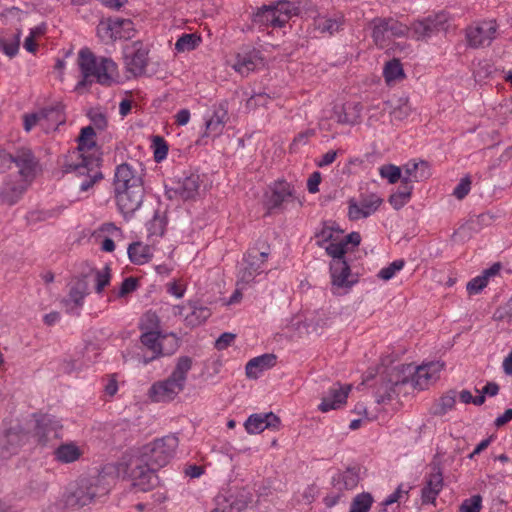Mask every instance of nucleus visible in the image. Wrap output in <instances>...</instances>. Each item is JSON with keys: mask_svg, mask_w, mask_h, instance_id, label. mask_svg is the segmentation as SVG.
Masks as SVG:
<instances>
[{"mask_svg": "<svg viewBox=\"0 0 512 512\" xmlns=\"http://www.w3.org/2000/svg\"><path fill=\"white\" fill-rule=\"evenodd\" d=\"M94 136L95 131L92 126L83 127L78 137L77 149L68 154L63 165L65 173H74L79 178V189L82 192L88 191L103 178L100 159L83 154L84 150L95 146Z\"/></svg>", "mask_w": 512, "mask_h": 512, "instance_id": "f257e3e1", "label": "nucleus"}, {"mask_svg": "<svg viewBox=\"0 0 512 512\" xmlns=\"http://www.w3.org/2000/svg\"><path fill=\"white\" fill-rule=\"evenodd\" d=\"M78 66L82 79L77 83L75 89L79 92L94 81L104 86H110L117 71V65L112 59L106 57L98 59L88 48L80 50Z\"/></svg>", "mask_w": 512, "mask_h": 512, "instance_id": "f03ea898", "label": "nucleus"}, {"mask_svg": "<svg viewBox=\"0 0 512 512\" xmlns=\"http://www.w3.org/2000/svg\"><path fill=\"white\" fill-rule=\"evenodd\" d=\"M107 493L108 489L100 477H83L65 494L64 501L68 508L80 509Z\"/></svg>", "mask_w": 512, "mask_h": 512, "instance_id": "7ed1b4c3", "label": "nucleus"}, {"mask_svg": "<svg viewBox=\"0 0 512 512\" xmlns=\"http://www.w3.org/2000/svg\"><path fill=\"white\" fill-rule=\"evenodd\" d=\"M178 444L179 440L175 435H166L142 446L137 455L159 469L174 457Z\"/></svg>", "mask_w": 512, "mask_h": 512, "instance_id": "20e7f679", "label": "nucleus"}, {"mask_svg": "<svg viewBox=\"0 0 512 512\" xmlns=\"http://www.w3.org/2000/svg\"><path fill=\"white\" fill-rule=\"evenodd\" d=\"M298 14V7L287 0H280L273 6H263L253 16L255 24L283 27L292 16Z\"/></svg>", "mask_w": 512, "mask_h": 512, "instance_id": "39448f33", "label": "nucleus"}, {"mask_svg": "<svg viewBox=\"0 0 512 512\" xmlns=\"http://www.w3.org/2000/svg\"><path fill=\"white\" fill-rule=\"evenodd\" d=\"M156 470V467L136 454L126 464L125 473L135 488L145 492L158 485Z\"/></svg>", "mask_w": 512, "mask_h": 512, "instance_id": "423d86ee", "label": "nucleus"}, {"mask_svg": "<svg viewBox=\"0 0 512 512\" xmlns=\"http://www.w3.org/2000/svg\"><path fill=\"white\" fill-rule=\"evenodd\" d=\"M412 368L410 366H396L391 368L386 377L382 378L381 382L377 385L375 390L376 402L378 404L391 401L394 396L398 395L401 388L406 383V376L403 373H410Z\"/></svg>", "mask_w": 512, "mask_h": 512, "instance_id": "0eeeda50", "label": "nucleus"}, {"mask_svg": "<svg viewBox=\"0 0 512 512\" xmlns=\"http://www.w3.org/2000/svg\"><path fill=\"white\" fill-rule=\"evenodd\" d=\"M401 366H410V373H403L406 376V383L420 390L426 389L431 383L435 382L444 368V363L440 361L429 362L418 367L412 364H402Z\"/></svg>", "mask_w": 512, "mask_h": 512, "instance_id": "6e6552de", "label": "nucleus"}, {"mask_svg": "<svg viewBox=\"0 0 512 512\" xmlns=\"http://www.w3.org/2000/svg\"><path fill=\"white\" fill-rule=\"evenodd\" d=\"M149 47L141 41H135L124 50L126 70L135 77L144 75L148 64Z\"/></svg>", "mask_w": 512, "mask_h": 512, "instance_id": "1a4fd4ad", "label": "nucleus"}, {"mask_svg": "<svg viewBox=\"0 0 512 512\" xmlns=\"http://www.w3.org/2000/svg\"><path fill=\"white\" fill-rule=\"evenodd\" d=\"M449 21L447 13L441 11L411 24L412 37L418 41L427 40L435 33L446 30Z\"/></svg>", "mask_w": 512, "mask_h": 512, "instance_id": "9d476101", "label": "nucleus"}, {"mask_svg": "<svg viewBox=\"0 0 512 512\" xmlns=\"http://www.w3.org/2000/svg\"><path fill=\"white\" fill-rule=\"evenodd\" d=\"M269 252L258 251L253 248L249 250L243 260V266L238 273V285L251 283L257 275L263 272V265Z\"/></svg>", "mask_w": 512, "mask_h": 512, "instance_id": "9b49d317", "label": "nucleus"}, {"mask_svg": "<svg viewBox=\"0 0 512 512\" xmlns=\"http://www.w3.org/2000/svg\"><path fill=\"white\" fill-rule=\"evenodd\" d=\"M89 294V275L75 278L69 285V292L62 300L68 313L79 315V310L84 304L85 297Z\"/></svg>", "mask_w": 512, "mask_h": 512, "instance_id": "f8f14e48", "label": "nucleus"}, {"mask_svg": "<svg viewBox=\"0 0 512 512\" xmlns=\"http://www.w3.org/2000/svg\"><path fill=\"white\" fill-rule=\"evenodd\" d=\"M497 24L495 21L482 22L466 29L467 43L472 48L488 47L496 38Z\"/></svg>", "mask_w": 512, "mask_h": 512, "instance_id": "ddd939ff", "label": "nucleus"}, {"mask_svg": "<svg viewBox=\"0 0 512 512\" xmlns=\"http://www.w3.org/2000/svg\"><path fill=\"white\" fill-rule=\"evenodd\" d=\"M144 193L143 184L135 185L127 190L115 191L117 206L125 218L133 216L141 207Z\"/></svg>", "mask_w": 512, "mask_h": 512, "instance_id": "4468645a", "label": "nucleus"}, {"mask_svg": "<svg viewBox=\"0 0 512 512\" xmlns=\"http://www.w3.org/2000/svg\"><path fill=\"white\" fill-rule=\"evenodd\" d=\"M30 182L9 175L0 187V204L6 206L15 205L27 191Z\"/></svg>", "mask_w": 512, "mask_h": 512, "instance_id": "2eb2a0df", "label": "nucleus"}, {"mask_svg": "<svg viewBox=\"0 0 512 512\" xmlns=\"http://www.w3.org/2000/svg\"><path fill=\"white\" fill-rule=\"evenodd\" d=\"M381 203L382 199L375 194L361 196L359 200L352 198L348 202V217L353 221L367 218L378 210Z\"/></svg>", "mask_w": 512, "mask_h": 512, "instance_id": "dca6fc26", "label": "nucleus"}, {"mask_svg": "<svg viewBox=\"0 0 512 512\" xmlns=\"http://www.w3.org/2000/svg\"><path fill=\"white\" fill-rule=\"evenodd\" d=\"M443 488V472L439 462H431L430 473L426 476L425 485L421 491L423 504H434Z\"/></svg>", "mask_w": 512, "mask_h": 512, "instance_id": "f3484780", "label": "nucleus"}, {"mask_svg": "<svg viewBox=\"0 0 512 512\" xmlns=\"http://www.w3.org/2000/svg\"><path fill=\"white\" fill-rule=\"evenodd\" d=\"M330 274L334 294L337 293L339 289L349 290L358 281L357 278L352 275L350 266L346 260H331Z\"/></svg>", "mask_w": 512, "mask_h": 512, "instance_id": "a211bd4d", "label": "nucleus"}, {"mask_svg": "<svg viewBox=\"0 0 512 512\" xmlns=\"http://www.w3.org/2000/svg\"><path fill=\"white\" fill-rule=\"evenodd\" d=\"M185 386L169 376L163 381L155 382L149 389L148 395L153 402L165 403L175 399Z\"/></svg>", "mask_w": 512, "mask_h": 512, "instance_id": "6ab92c4d", "label": "nucleus"}, {"mask_svg": "<svg viewBox=\"0 0 512 512\" xmlns=\"http://www.w3.org/2000/svg\"><path fill=\"white\" fill-rule=\"evenodd\" d=\"M14 163L18 169L17 175L14 177L32 183L36 174V159L30 149H18L12 154L11 164Z\"/></svg>", "mask_w": 512, "mask_h": 512, "instance_id": "aec40b11", "label": "nucleus"}, {"mask_svg": "<svg viewBox=\"0 0 512 512\" xmlns=\"http://www.w3.org/2000/svg\"><path fill=\"white\" fill-rule=\"evenodd\" d=\"M142 177L139 170L128 163H122L116 167L114 177V190L121 191L142 185Z\"/></svg>", "mask_w": 512, "mask_h": 512, "instance_id": "412c9836", "label": "nucleus"}, {"mask_svg": "<svg viewBox=\"0 0 512 512\" xmlns=\"http://www.w3.org/2000/svg\"><path fill=\"white\" fill-rule=\"evenodd\" d=\"M295 189L286 181H277L271 187V193L266 196L265 205L269 210L280 208L283 203L295 200Z\"/></svg>", "mask_w": 512, "mask_h": 512, "instance_id": "4be33fe9", "label": "nucleus"}, {"mask_svg": "<svg viewBox=\"0 0 512 512\" xmlns=\"http://www.w3.org/2000/svg\"><path fill=\"white\" fill-rule=\"evenodd\" d=\"M199 190V176L190 175L183 180H179L174 186L166 189V195L169 199L181 198L188 200L194 198Z\"/></svg>", "mask_w": 512, "mask_h": 512, "instance_id": "5701e85b", "label": "nucleus"}, {"mask_svg": "<svg viewBox=\"0 0 512 512\" xmlns=\"http://www.w3.org/2000/svg\"><path fill=\"white\" fill-rule=\"evenodd\" d=\"M120 27H124L126 30L131 29L130 19H109L106 23H100L97 32L100 38L103 40H117V39H129V33H122Z\"/></svg>", "mask_w": 512, "mask_h": 512, "instance_id": "b1692460", "label": "nucleus"}, {"mask_svg": "<svg viewBox=\"0 0 512 512\" xmlns=\"http://www.w3.org/2000/svg\"><path fill=\"white\" fill-rule=\"evenodd\" d=\"M280 419L274 413L252 414L244 423V427L249 434H258L265 429H278Z\"/></svg>", "mask_w": 512, "mask_h": 512, "instance_id": "393cba45", "label": "nucleus"}, {"mask_svg": "<svg viewBox=\"0 0 512 512\" xmlns=\"http://www.w3.org/2000/svg\"><path fill=\"white\" fill-rule=\"evenodd\" d=\"M351 390L350 385L333 387L329 390L328 394L322 398L318 408L322 412L338 409L346 403L348 394Z\"/></svg>", "mask_w": 512, "mask_h": 512, "instance_id": "a878e982", "label": "nucleus"}, {"mask_svg": "<svg viewBox=\"0 0 512 512\" xmlns=\"http://www.w3.org/2000/svg\"><path fill=\"white\" fill-rule=\"evenodd\" d=\"M42 130L45 133L55 131L60 125L65 123L64 106L56 104L54 106L42 108Z\"/></svg>", "mask_w": 512, "mask_h": 512, "instance_id": "bb28decb", "label": "nucleus"}, {"mask_svg": "<svg viewBox=\"0 0 512 512\" xmlns=\"http://www.w3.org/2000/svg\"><path fill=\"white\" fill-rule=\"evenodd\" d=\"M362 105L359 102H347L334 108L336 121L340 124L354 125L361 119Z\"/></svg>", "mask_w": 512, "mask_h": 512, "instance_id": "cd10ccee", "label": "nucleus"}, {"mask_svg": "<svg viewBox=\"0 0 512 512\" xmlns=\"http://www.w3.org/2000/svg\"><path fill=\"white\" fill-rule=\"evenodd\" d=\"M165 339H167V336L159 331H149L141 335V343L152 352V356L143 358L144 364H148L157 357L165 354L162 346V341Z\"/></svg>", "mask_w": 512, "mask_h": 512, "instance_id": "c85d7f7f", "label": "nucleus"}, {"mask_svg": "<svg viewBox=\"0 0 512 512\" xmlns=\"http://www.w3.org/2000/svg\"><path fill=\"white\" fill-rule=\"evenodd\" d=\"M404 174L402 179L411 182H420L428 179L431 175L430 167L428 162L420 161H409L403 166Z\"/></svg>", "mask_w": 512, "mask_h": 512, "instance_id": "c756f323", "label": "nucleus"}, {"mask_svg": "<svg viewBox=\"0 0 512 512\" xmlns=\"http://www.w3.org/2000/svg\"><path fill=\"white\" fill-rule=\"evenodd\" d=\"M275 364L276 355L272 353H267L255 357L246 364V375L248 378L256 379L258 378L260 373L274 367Z\"/></svg>", "mask_w": 512, "mask_h": 512, "instance_id": "7c9ffc66", "label": "nucleus"}, {"mask_svg": "<svg viewBox=\"0 0 512 512\" xmlns=\"http://www.w3.org/2000/svg\"><path fill=\"white\" fill-rule=\"evenodd\" d=\"M228 119L227 102H222L215 108L212 117L206 121V136L219 135Z\"/></svg>", "mask_w": 512, "mask_h": 512, "instance_id": "2f4dec72", "label": "nucleus"}, {"mask_svg": "<svg viewBox=\"0 0 512 512\" xmlns=\"http://www.w3.org/2000/svg\"><path fill=\"white\" fill-rule=\"evenodd\" d=\"M359 473L356 468H347L338 472L332 478V485L338 492L354 489L359 483Z\"/></svg>", "mask_w": 512, "mask_h": 512, "instance_id": "473e14b6", "label": "nucleus"}, {"mask_svg": "<svg viewBox=\"0 0 512 512\" xmlns=\"http://www.w3.org/2000/svg\"><path fill=\"white\" fill-rule=\"evenodd\" d=\"M372 38L378 47H385L390 40L387 18H374L370 22Z\"/></svg>", "mask_w": 512, "mask_h": 512, "instance_id": "72a5a7b5", "label": "nucleus"}, {"mask_svg": "<svg viewBox=\"0 0 512 512\" xmlns=\"http://www.w3.org/2000/svg\"><path fill=\"white\" fill-rule=\"evenodd\" d=\"M383 110H388L392 117L401 121L409 116L411 107L407 97H400L396 101L384 102Z\"/></svg>", "mask_w": 512, "mask_h": 512, "instance_id": "f704fd0d", "label": "nucleus"}, {"mask_svg": "<svg viewBox=\"0 0 512 512\" xmlns=\"http://www.w3.org/2000/svg\"><path fill=\"white\" fill-rule=\"evenodd\" d=\"M82 455L80 448L74 443L61 444L54 451L55 459L64 464L77 461Z\"/></svg>", "mask_w": 512, "mask_h": 512, "instance_id": "c9c22d12", "label": "nucleus"}, {"mask_svg": "<svg viewBox=\"0 0 512 512\" xmlns=\"http://www.w3.org/2000/svg\"><path fill=\"white\" fill-rule=\"evenodd\" d=\"M128 256L134 264L141 265L147 263L152 257L151 248L149 245L141 242H134L128 247Z\"/></svg>", "mask_w": 512, "mask_h": 512, "instance_id": "e433bc0d", "label": "nucleus"}, {"mask_svg": "<svg viewBox=\"0 0 512 512\" xmlns=\"http://www.w3.org/2000/svg\"><path fill=\"white\" fill-rule=\"evenodd\" d=\"M412 190L413 184L402 179L398 190L389 197V203L397 210L402 208L410 200Z\"/></svg>", "mask_w": 512, "mask_h": 512, "instance_id": "4c0bfd02", "label": "nucleus"}, {"mask_svg": "<svg viewBox=\"0 0 512 512\" xmlns=\"http://www.w3.org/2000/svg\"><path fill=\"white\" fill-rule=\"evenodd\" d=\"M315 29L320 33H328L330 35L339 31L343 25V17L328 18L326 16H318L314 21Z\"/></svg>", "mask_w": 512, "mask_h": 512, "instance_id": "58836bf2", "label": "nucleus"}, {"mask_svg": "<svg viewBox=\"0 0 512 512\" xmlns=\"http://www.w3.org/2000/svg\"><path fill=\"white\" fill-rule=\"evenodd\" d=\"M190 313L185 315V321L188 326H198L205 322L211 315L210 309L205 306L189 304Z\"/></svg>", "mask_w": 512, "mask_h": 512, "instance_id": "ea45409f", "label": "nucleus"}, {"mask_svg": "<svg viewBox=\"0 0 512 512\" xmlns=\"http://www.w3.org/2000/svg\"><path fill=\"white\" fill-rule=\"evenodd\" d=\"M37 428V434L40 436V441L43 444H46L50 438V434H52L54 438L58 437V428H60V425L57 421H52L50 418L44 417L38 422Z\"/></svg>", "mask_w": 512, "mask_h": 512, "instance_id": "a19ab883", "label": "nucleus"}, {"mask_svg": "<svg viewBox=\"0 0 512 512\" xmlns=\"http://www.w3.org/2000/svg\"><path fill=\"white\" fill-rule=\"evenodd\" d=\"M167 225L166 212L156 211L153 218L148 222L147 229L150 236H162Z\"/></svg>", "mask_w": 512, "mask_h": 512, "instance_id": "79ce46f5", "label": "nucleus"}, {"mask_svg": "<svg viewBox=\"0 0 512 512\" xmlns=\"http://www.w3.org/2000/svg\"><path fill=\"white\" fill-rule=\"evenodd\" d=\"M257 62L256 56L251 54L238 55L233 67L241 75H248L251 71L256 69Z\"/></svg>", "mask_w": 512, "mask_h": 512, "instance_id": "37998d69", "label": "nucleus"}, {"mask_svg": "<svg viewBox=\"0 0 512 512\" xmlns=\"http://www.w3.org/2000/svg\"><path fill=\"white\" fill-rule=\"evenodd\" d=\"M191 367L192 359L188 356H182L178 359L175 369L170 376L185 386L187 374L191 370Z\"/></svg>", "mask_w": 512, "mask_h": 512, "instance_id": "c03bdc74", "label": "nucleus"}, {"mask_svg": "<svg viewBox=\"0 0 512 512\" xmlns=\"http://www.w3.org/2000/svg\"><path fill=\"white\" fill-rule=\"evenodd\" d=\"M87 275H89V278H93L95 291L98 294L102 293L104 288L110 283L111 275L109 266H105L101 270H91Z\"/></svg>", "mask_w": 512, "mask_h": 512, "instance_id": "a18cd8bd", "label": "nucleus"}, {"mask_svg": "<svg viewBox=\"0 0 512 512\" xmlns=\"http://www.w3.org/2000/svg\"><path fill=\"white\" fill-rule=\"evenodd\" d=\"M384 77L387 83L396 81L404 77L402 65L398 59H392L385 64Z\"/></svg>", "mask_w": 512, "mask_h": 512, "instance_id": "49530a36", "label": "nucleus"}, {"mask_svg": "<svg viewBox=\"0 0 512 512\" xmlns=\"http://www.w3.org/2000/svg\"><path fill=\"white\" fill-rule=\"evenodd\" d=\"M372 503V495L368 492H362L354 497L349 512H369Z\"/></svg>", "mask_w": 512, "mask_h": 512, "instance_id": "de8ad7c7", "label": "nucleus"}, {"mask_svg": "<svg viewBox=\"0 0 512 512\" xmlns=\"http://www.w3.org/2000/svg\"><path fill=\"white\" fill-rule=\"evenodd\" d=\"M379 174L382 178L387 179L390 184H395L399 180L402 181V168L393 165L386 164L379 168Z\"/></svg>", "mask_w": 512, "mask_h": 512, "instance_id": "09e8293b", "label": "nucleus"}, {"mask_svg": "<svg viewBox=\"0 0 512 512\" xmlns=\"http://www.w3.org/2000/svg\"><path fill=\"white\" fill-rule=\"evenodd\" d=\"M200 42V38L195 34H183L175 43V49L178 52L191 51L195 49Z\"/></svg>", "mask_w": 512, "mask_h": 512, "instance_id": "8fccbe9b", "label": "nucleus"}, {"mask_svg": "<svg viewBox=\"0 0 512 512\" xmlns=\"http://www.w3.org/2000/svg\"><path fill=\"white\" fill-rule=\"evenodd\" d=\"M405 265V261L403 259L395 260L390 263L387 267L382 268L378 272V277L384 281H388L394 277L396 272L400 271Z\"/></svg>", "mask_w": 512, "mask_h": 512, "instance_id": "3c124183", "label": "nucleus"}, {"mask_svg": "<svg viewBox=\"0 0 512 512\" xmlns=\"http://www.w3.org/2000/svg\"><path fill=\"white\" fill-rule=\"evenodd\" d=\"M42 110L23 115V127L26 132H30L35 126L42 128Z\"/></svg>", "mask_w": 512, "mask_h": 512, "instance_id": "603ef678", "label": "nucleus"}, {"mask_svg": "<svg viewBox=\"0 0 512 512\" xmlns=\"http://www.w3.org/2000/svg\"><path fill=\"white\" fill-rule=\"evenodd\" d=\"M16 39L14 42L7 43L4 39L0 38V50H2L8 57H14L19 51L21 30L17 29Z\"/></svg>", "mask_w": 512, "mask_h": 512, "instance_id": "864d4df0", "label": "nucleus"}, {"mask_svg": "<svg viewBox=\"0 0 512 512\" xmlns=\"http://www.w3.org/2000/svg\"><path fill=\"white\" fill-rule=\"evenodd\" d=\"M455 405V393L451 392L442 396L435 409V414L444 415Z\"/></svg>", "mask_w": 512, "mask_h": 512, "instance_id": "5fc2aeb1", "label": "nucleus"}, {"mask_svg": "<svg viewBox=\"0 0 512 512\" xmlns=\"http://www.w3.org/2000/svg\"><path fill=\"white\" fill-rule=\"evenodd\" d=\"M153 148H154V159L156 162H161L164 160L168 153V145L166 141L160 137L155 136L153 139Z\"/></svg>", "mask_w": 512, "mask_h": 512, "instance_id": "6e6d98bb", "label": "nucleus"}, {"mask_svg": "<svg viewBox=\"0 0 512 512\" xmlns=\"http://www.w3.org/2000/svg\"><path fill=\"white\" fill-rule=\"evenodd\" d=\"M387 19L390 37H403L407 35V33L411 30V26L408 27L407 25L402 24L393 18Z\"/></svg>", "mask_w": 512, "mask_h": 512, "instance_id": "4d7b16f0", "label": "nucleus"}, {"mask_svg": "<svg viewBox=\"0 0 512 512\" xmlns=\"http://www.w3.org/2000/svg\"><path fill=\"white\" fill-rule=\"evenodd\" d=\"M482 507V497L474 495L471 498L465 499L460 505V512H480Z\"/></svg>", "mask_w": 512, "mask_h": 512, "instance_id": "13d9d810", "label": "nucleus"}, {"mask_svg": "<svg viewBox=\"0 0 512 512\" xmlns=\"http://www.w3.org/2000/svg\"><path fill=\"white\" fill-rule=\"evenodd\" d=\"M5 438L7 441V445H4L5 448L7 450H13L22 443L23 439L25 438V434L15 429H9L5 433Z\"/></svg>", "mask_w": 512, "mask_h": 512, "instance_id": "bf43d9fd", "label": "nucleus"}, {"mask_svg": "<svg viewBox=\"0 0 512 512\" xmlns=\"http://www.w3.org/2000/svg\"><path fill=\"white\" fill-rule=\"evenodd\" d=\"M325 250L332 260H345L344 255L347 252L346 243L342 241L339 243H330L325 247Z\"/></svg>", "mask_w": 512, "mask_h": 512, "instance_id": "052dcab7", "label": "nucleus"}, {"mask_svg": "<svg viewBox=\"0 0 512 512\" xmlns=\"http://www.w3.org/2000/svg\"><path fill=\"white\" fill-rule=\"evenodd\" d=\"M23 15L24 12L17 7L7 8L0 13V17L5 24L20 22L22 20Z\"/></svg>", "mask_w": 512, "mask_h": 512, "instance_id": "680f3d73", "label": "nucleus"}, {"mask_svg": "<svg viewBox=\"0 0 512 512\" xmlns=\"http://www.w3.org/2000/svg\"><path fill=\"white\" fill-rule=\"evenodd\" d=\"M493 318L496 321L510 322L512 320V298L494 312Z\"/></svg>", "mask_w": 512, "mask_h": 512, "instance_id": "e2e57ef3", "label": "nucleus"}, {"mask_svg": "<svg viewBox=\"0 0 512 512\" xmlns=\"http://www.w3.org/2000/svg\"><path fill=\"white\" fill-rule=\"evenodd\" d=\"M269 101H270L269 95H267L266 93H258V94L252 95L246 101V108L248 110H254L259 106H266Z\"/></svg>", "mask_w": 512, "mask_h": 512, "instance_id": "0e129e2a", "label": "nucleus"}, {"mask_svg": "<svg viewBox=\"0 0 512 512\" xmlns=\"http://www.w3.org/2000/svg\"><path fill=\"white\" fill-rule=\"evenodd\" d=\"M486 276L480 275L467 283V291L469 294H477L487 286Z\"/></svg>", "mask_w": 512, "mask_h": 512, "instance_id": "69168bd1", "label": "nucleus"}, {"mask_svg": "<svg viewBox=\"0 0 512 512\" xmlns=\"http://www.w3.org/2000/svg\"><path fill=\"white\" fill-rule=\"evenodd\" d=\"M88 115H89L91 122L97 129L103 130L106 128L107 118L103 112H101L97 109H94V110H91Z\"/></svg>", "mask_w": 512, "mask_h": 512, "instance_id": "338daca9", "label": "nucleus"}, {"mask_svg": "<svg viewBox=\"0 0 512 512\" xmlns=\"http://www.w3.org/2000/svg\"><path fill=\"white\" fill-rule=\"evenodd\" d=\"M471 186V180L470 178L464 177L461 179V181L458 183V185L455 187L453 191V195L457 199H463L470 191Z\"/></svg>", "mask_w": 512, "mask_h": 512, "instance_id": "774afa93", "label": "nucleus"}]
</instances>
